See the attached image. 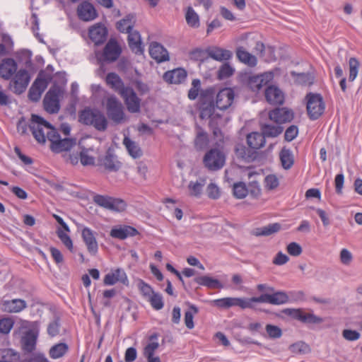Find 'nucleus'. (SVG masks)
<instances>
[{"label":"nucleus","mask_w":362,"mask_h":362,"mask_svg":"<svg viewBox=\"0 0 362 362\" xmlns=\"http://www.w3.org/2000/svg\"><path fill=\"white\" fill-rule=\"evenodd\" d=\"M290 349L293 353L296 354L305 353L307 351H308L309 347L305 343L299 341L292 344L290 346Z\"/></svg>","instance_id":"obj_62"},{"label":"nucleus","mask_w":362,"mask_h":362,"mask_svg":"<svg viewBox=\"0 0 362 362\" xmlns=\"http://www.w3.org/2000/svg\"><path fill=\"white\" fill-rule=\"evenodd\" d=\"M77 14L78 18L83 21H93L97 17V12L94 6L87 1L82 2L78 5Z\"/></svg>","instance_id":"obj_20"},{"label":"nucleus","mask_w":362,"mask_h":362,"mask_svg":"<svg viewBox=\"0 0 362 362\" xmlns=\"http://www.w3.org/2000/svg\"><path fill=\"white\" fill-rule=\"evenodd\" d=\"M123 144L127 148L129 154L134 158H140L142 156V151L137 143L132 141L128 136H124Z\"/></svg>","instance_id":"obj_32"},{"label":"nucleus","mask_w":362,"mask_h":362,"mask_svg":"<svg viewBox=\"0 0 362 362\" xmlns=\"http://www.w3.org/2000/svg\"><path fill=\"white\" fill-rule=\"evenodd\" d=\"M187 25L192 28L199 26V17L192 7H188L185 13Z\"/></svg>","instance_id":"obj_42"},{"label":"nucleus","mask_w":362,"mask_h":362,"mask_svg":"<svg viewBox=\"0 0 362 362\" xmlns=\"http://www.w3.org/2000/svg\"><path fill=\"white\" fill-rule=\"evenodd\" d=\"M138 287L142 295L146 298H148L155 293L152 288L143 280L140 279L139 281Z\"/></svg>","instance_id":"obj_56"},{"label":"nucleus","mask_w":362,"mask_h":362,"mask_svg":"<svg viewBox=\"0 0 362 362\" xmlns=\"http://www.w3.org/2000/svg\"><path fill=\"white\" fill-rule=\"evenodd\" d=\"M204 184H205L204 180H202V182L190 181L188 185V187H187L188 190H189V194L191 197H199L202 192V189H203V187H204Z\"/></svg>","instance_id":"obj_43"},{"label":"nucleus","mask_w":362,"mask_h":362,"mask_svg":"<svg viewBox=\"0 0 362 362\" xmlns=\"http://www.w3.org/2000/svg\"><path fill=\"white\" fill-rule=\"evenodd\" d=\"M119 95L124 99L127 110L130 112L136 113L140 111L141 100L131 87H127Z\"/></svg>","instance_id":"obj_14"},{"label":"nucleus","mask_w":362,"mask_h":362,"mask_svg":"<svg viewBox=\"0 0 362 362\" xmlns=\"http://www.w3.org/2000/svg\"><path fill=\"white\" fill-rule=\"evenodd\" d=\"M287 252L292 256H298L302 253L300 245L295 242L291 243L287 245Z\"/></svg>","instance_id":"obj_61"},{"label":"nucleus","mask_w":362,"mask_h":362,"mask_svg":"<svg viewBox=\"0 0 362 362\" xmlns=\"http://www.w3.org/2000/svg\"><path fill=\"white\" fill-rule=\"evenodd\" d=\"M138 233L135 228L124 225L113 227L110 232V235L113 238L124 240L128 237L135 236Z\"/></svg>","instance_id":"obj_18"},{"label":"nucleus","mask_w":362,"mask_h":362,"mask_svg":"<svg viewBox=\"0 0 362 362\" xmlns=\"http://www.w3.org/2000/svg\"><path fill=\"white\" fill-rule=\"evenodd\" d=\"M195 281L201 285L206 286L209 288H221L223 285L221 283L214 278L208 276H202L195 279Z\"/></svg>","instance_id":"obj_34"},{"label":"nucleus","mask_w":362,"mask_h":362,"mask_svg":"<svg viewBox=\"0 0 362 362\" xmlns=\"http://www.w3.org/2000/svg\"><path fill=\"white\" fill-rule=\"evenodd\" d=\"M36 340L37 336L34 332L31 331L27 332L25 336L22 338L23 349L28 352L33 351L35 347Z\"/></svg>","instance_id":"obj_35"},{"label":"nucleus","mask_w":362,"mask_h":362,"mask_svg":"<svg viewBox=\"0 0 362 362\" xmlns=\"http://www.w3.org/2000/svg\"><path fill=\"white\" fill-rule=\"evenodd\" d=\"M30 128L38 143L45 144L47 139L49 141L50 149L54 153L70 151L76 145V139H62L57 129L38 115H32Z\"/></svg>","instance_id":"obj_1"},{"label":"nucleus","mask_w":362,"mask_h":362,"mask_svg":"<svg viewBox=\"0 0 362 362\" xmlns=\"http://www.w3.org/2000/svg\"><path fill=\"white\" fill-rule=\"evenodd\" d=\"M262 134L265 137H276L283 132V128L280 126L264 124L262 127Z\"/></svg>","instance_id":"obj_41"},{"label":"nucleus","mask_w":362,"mask_h":362,"mask_svg":"<svg viewBox=\"0 0 362 362\" xmlns=\"http://www.w3.org/2000/svg\"><path fill=\"white\" fill-rule=\"evenodd\" d=\"M122 53V47L115 39H110L105 45L103 53L102 59L107 62H115Z\"/></svg>","instance_id":"obj_13"},{"label":"nucleus","mask_w":362,"mask_h":362,"mask_svg":"<svg viewBox=\"0 0 362 362\" xmlns=\"http://www.w3.org/2000/svg\"><path fill=\"white\" fill-rule=\"evenodd\" d=\"M280 160L282 167L286 169H290L294 163L293 156L289 149L284 148L279 153Z\"/></svg>","instance_id":"obj_39"},{"label":"nucleus","mask_w":362,"mask_h":362,"mask_svg":"<svg viewBox=\"0 0 362 362\" xmlns=\"http://www.w3.org/2000/svg\"><path fill=\"white\" fill-rule=\"evenodd\" d=\"M105 104L106 112L110 119L115 124H121L125 122L126 116L124 107L115 95L108 96Z\"/></svg>","instance_id":"obj_5"},{"label":"nucleus","mask_w":362,"mask_h":362,"mask_svg":"<svg viewBox=\"0 0 362 362\" xmlns=\"http://www.w3.org/2000/svg\"><path fill=\"white\" fill-rule=\"evenodd\" d=\"M264 184L268 189H274L279 186V182L275 175H269L264 179Z\"/></svg>","instance_id":"obj_58"},{"label":"nucleus","mask_w":362,"mask_h":362,"mask_svg":"<svg viewBox=\"0 0 362 362\" xmlns=\"http://www.w3.org/2000/svg\"><path fill=\"white\" fill-rule=\"evenodd\" d=\"M127 206L126 202L122 199L112 197L108 210L122 212L126 209Z\"/></svg>","instance_id":"obj_44"},{"label":"nucleus","mask_w":362,"mask_h":362,"mask_svg":"<svg viewBox=\"0 0 362 362\" xmlns=\"http://www.w3.org/2000/svg\"><path fill=\"white\" fill-rule=\"evenodd\" d=\"M81 163L83 165H94L95 158L93 156H90L87 150H83L80 153Z\"/></svg>","instance_id":"obj_59"},{"label":"nucleus","mask_w":362,"mask_h":362,"mask_svg":"<svg viewBox=\"0 0 362 362\" xmlns=\"http://www.w3.org/2000/svg\"><path fill=\"white\" fill-rule=\"evenodd\" d=\"M342 336L348 341H356L360 338V333L356 330L344 329Z\"/></svg>","instance_id":"obj_63"},{"label":"nucleus","mask_w":362,"mask_h":362,"mask_svg":"<svg viewBox=\"0 0 362 362\" xmlns=\"http://www.w3.org/2000/svg\"><path fill=\"white\" fill-rule=\"evenodd\" d=\"M27 307L26 302L20 298L10 300H4L1 303V310L6 313H17L23 310Z\"/></svg>","instance_id":"obj_21"},{"label":"nucleus","mask_w":362,"mask_h":362,"mask_svg":"<svg viewBox=\"0 0 362 362\" xmlns=\"http://www.w3.org/2000/svg\"><path fill=\"white\" fill-rule=\"evenodd\" d=\"M78 228L88 252L92 255H95L98 251L97 232L83 225L78 226Z\"/></svg>","instance_id":"obj_9"},{"label":"nucleus","mask_w":362,"mask_h":362,"mask_svg":"<svg viewBox=\"0 0 362 362\" xmlns=\"http://www.w3.org/2000/svg\"><path fill=\"white\" fill-rule=\"evenodd\" d=\"M235 54L239 62L249 67H255L257 64V58L247 52L243 46L236 48Z\"/></svg>","instance_id":"obj_22"},{"label":"nucleus","mask_w":362,"mask_h":362,"mask_svg":"<svg viewBox=\"0 0 362 362\" xmlns=\"http://www.w3.org/2000/svg\"><path fill=\"white\" fill-rule=\"evenodd\" d=\"M30 80L28 71L24 69L16 72L11 81V87L15 93L21 94L27 88Z\"/></svg>","instance_id":"obj_12"},{"label":"nucleus","mask_w":362,"mask_h":362,"mask_svg":"<svg viewBox=\"0 0 362 362\" xmlns=\"http://www.w3.org/2000/svg\"><path fill=\"white\" fill-rule=\"evenodd\" d=\"M235 72V69L228 63H225L221 66L218 71V77L220 79H224L231 76Z\"/></svg>","instance_id":"obj_49"},{"label":"nucleus","mask_w":362,"mask_h":362,"mask_svg":"<svg viewBox=\"0 0 362 362\" xmlns=\"http://www.w3.org/2000/svg\"><path fill=\"white\" fill-rule=\"evenodd\" d=\"M234 90L231 88L221 89L216 95L215 105L211 102L209 104L203 103L200 107V117L209 119L211 127L225 124L228 117L224 116V111L228 109L233 103Z\"/></svg>","instance_id":"obj_2"},{"label":"nucleus","mask_w":362,"mask_h":362,"mask_svg":"<svg viewBox=\"0 0 362 362\" xmlns=\"http://www.w3.org/2000/svg\"><path fill=\"white\" fill-rule=\"evenodd\" d=\"M269 117L276 123L282 124L291 122L293 118V112L286 108H276L269 112Z\"/></svg>","instance_id":"obj_19"},{"label":"nucleus","mask_w":362,"mask_h":362,"mask_svg":"<svg viewBox=\"0 0 362 362\" xmlns=\"http://www.w3.org/2000/svg\"><path fill=\"white\" fill-rule=\"evenodd\" d=\"M266 331L269 337L272 339L280 338L282 335V331L278 326L267 325Z\"/></svg>","instance_id":"obj_55"},{"label":"nucleus","mask_w":362,"mask_h":362,"mask_svg":"<svg viewBox=\"0 0 362 362\" xmlns=\"http://www.w3.org/2000/svg\"><path fill=\"white\" fill-rule=\"evenodd\" d=\"M14 325L11 317H4L0 320V333L8 334Z\"/></svg>","instance_id":"obj_54"},{"label":"nucleus","mask_w":362,"mask_h":362,"mask_svg":"<svg viewBox=\"0 0 362 362\" xmlns=\"http://www.w3.org/2000/svg\"><path fill=\"white\" fill-rule=\"evenodd\" d=\"M194 143L197 150L204 149L209 144L208 134L200 127H197V134Z\"/></svg>","instance_id":"obj_29"},{"label":"nucleus","mask_w":362,"mask_h":362,"mask_svg":"<svg viewBox=\"0 0 362 362\" xmlns=\"http://www.w3.org/2000/svg\"><path fill=\"white\" fill-rule=\"evenodd\" d=\"M206 192L208 197L212 199H217L221 196V190L219 187L214 183H210L208 185Z\"/></svg>","instance_id":"obj_57"},{"label":"nucleus","mask_w":362,"mask_h":362,"mask_svg":"<svg viewBox=\"0 0 362 362\" xmlns=\"http://www.w3.org/2000/svg\"><path fill=\"white\" fill-rule=\"evenodd\" d=\"M269 296L270 304L272 305L284 304L288 301V296L284 291L275 292L272 294H269Z\"/></svg>","instance_id":"obj_45"},{"label":"nucleus","mask_w":362,"mask_h":362,"mask_svg":"<svg viewBox=\"0 0 362 362\" xmlns=\"http://www.w3.org/2000/svg\"><path fill=\"white\" fill-rule=\"evenodd\" d=\"M187 77V72L184 69L178 68L167 71L163 75L164 80L169 83L178 84L183 82Z\"/></svg>","instance_id":"obj_26"},{"label":"nucleus","mask_w":362,"mask_h":362,"mask_svg":"<svg viewBox=\"0 0 362 362\" xmlns=\"http://www.w3.org/2000/svg\"><path fill=\"white\" fill-rule=\"evenodd\" d=\"M274 78L272 71H265L259 74H250L244 81L245 86L252 92L259 93L263 87L272 83Z\"/></svg>","instance_id":"obj_6"},{"label":"nucleus","mask_w":362,"mask_h":362,"mask_svg":"<svg viewBox=\"0 0 362 362\" xmlns=\"http://www.w3.org/2000/svg\"><path fill=\"white\" fill-rule=\"evenodd\" d=\"M64 93V89L56 84L53 85L46 93L43 105L49 113H56L59 110V97Z\"/></svg>","instance_id":"obj_7"},{"label":"nucleus","mask_w":362,"mask_h":362,"mask_svg":"<svg viewBox=\"0 0 362 362\" xmlns=\"http://www.w3.org/2000/svg\"><path fill=\"white\" fill-rule=\"evenodd\" d=\"M148 300L152 308L156 310H159L163 308L164 303L163 301V298L158 293H154L148 298Z\"/></svg>","instance_id":"obj_51"},{"label":"nucleus","mask_w":362,"mask_h":362,"mask_svg":"<svg viewBox=\"0 0 362 362\" xmlns=\"http://www.w3.org/2000/svg\"><path fill=\"white\" fill-rule=\"evenodd\" d=\"M201 81L199 78H194L192 81V86L188 91V98L194 100L200 95L201 92Z\"/></svg>","instance_id":"obj_46"},{"label":"nucleus","mask_w":362,"mask_h":362,"mask_svg":"<svg viewBox=\"0 0 362 362\" xmlns=\"http://www.w3.org/2000/svg\"><path fill=\"white\" fill-rule=\"evenodd\" d=\"M296 81L302 86H310L314 82V77L310 74L301 73L296 75Z\"/></svg>","instance_id":"obj_53"},{"label":"nucleus","mask_w":362,"mask_h":362,"mask_svg":"<svg viewBox=\"0 0 362 362\" xmlns=\"http://www.w3.org/2000/svg\"><path fill=\"white\" fill-rule=\"evenodd\" d=\"M198 313H199L198 308L192 304L189 305V310L185 311L184 320H185V324L188 329H192L194 328V321H193L194 315H197Z\"/></svg>","instance_id":"obj_40"},{"label":"nucleus","mask_w":362,"mask_h":362,"mask_svg":"<svg viewBox=\"0 0 362 362\" xmlns=\"http://www.w3.org/2000/svg\"><path fill=\"white\" fill-rule=\"evenodd\" d=\"M207 53L211 58L218 62L228 61L233 57L231 51L216 46L209 47Z\"/></svg>","instance_id":"obj_25"},{"label":"nucleus","mask_w":362,"mask_h":362,"mask_svg":"<svg viewBox=\"0 0 362 362\" xmlns=\"http://www.w3.org/2000/svg\"><path fill=\"white\" fill-rule=\"evenodd\" d=\"M106 83L119 94L127 86H124L122 78L118 74L114 72L108 73L105 78Z\"/></svg>","instance_id":"obj_28"},{"label":"nucleus","mask_w":362,"mask_h":362,"mask_svg":"<svg viewBox=\"0 0 362 362\" xmlns=\"http://www.w3.org/2000/svg\"><path fill=\"white\" fill-rule=\"evenodd\" d=\"M212 303L219 308L224 309H227L233 306H238L242 309H245L246 306H247V303L244 300L243 298L227 297L218 298L214 300Z\"/></svg>","instance_id":"obj_17"},{"label":"nucleus","mask_w":362,"mask_h":362,"mask_svg":"<svg viewBox=\"0 0 362 362\" xmlns=\"http://www.w3.org/2000/svg\"><path fill=\"white\" fill-rule=\"evenodd\" d=\"M151 57L158 62H165L169 59L168 52L160 43L153 42L149 47Z\"/></svg>","instance_id":"obj_23"},{"label":"nucleus","mask_w":362,"mask_h":362,"mask_svg":"<svg viewBox=\"0 0 362 362\" xmlns=\"http://www.w3.org/2000/svg\"><path fill=\"white\" fill-rule=\"evenodd\" d=\"M49 252H50L52 257L53 258V259L56 264H61L63 262L64 257H63V255L62 254L61 251L59 249H57L54 247H51L49 248Z\"/></svg>","instance_id":"obj_64"},{"label":"nucleus","mask_w":362,"mask_h":362,"mask_svg":"<svg viewBox=\"0 0 362 362\" xmlns=\"http://www.w3.org/2000/svg\"><path fill=\"white\" fill-rule=\"evenodd\" d=\"M16 71L17 64L13 59H5L0 64V76L4 79H10Z\"/></svg>","instance_id":"obj_24"},{"label":"nucleus","mask_w":362,"mask_h":362,"mask_svg":"<svg viewBox=\"0 0 362 362\" xmlns=\"http://www.w3.org/2000/svg\"><path fill=\"white\" fill-rule=\"evenodd\" d=\"M266 100L271 105H280L284 102L285 96L283 91L274 85L268 86L264 90Z\"/></svg>","instance_id":"obj_15"},{"label":"nucleus","mask_w":362,"mask_h":362,"mask_svg":"<svg viewBox=\"0 0 362 362\" xmlns=\"http://www.w3.org/2000/svg\"><path fill=\"white\" fill-rule=\"evenodd\" d=\"M134 16L129 15L117 22V28L121 33H129L134 30L132 28L134 27Z\"/></svg>","instance_id":"obj_33"},{"label":"nucleus","mask_w":362,"mask_h":362,"mask_svg":"<svg viewBox=\"0 0 362 362\" xmlns=\"http://www.w3.org/2000/svg\"><path fill=\"white\" fill-rule=\"evenodd\" d=\"M244 300L247 303V306L246 308H251L253 307V303H270L269 294H262L259 297H252L250 298H243Z\"/></svg>","instance_id":"obj_50"},{"label":"nucleus","mask_w":362,"mask_h":362,"mask_svg":"<svg viewBox=\"0 0 362 362\" xmlns=\"http://www.w3.org/2000/svg\"><path fill=\"white\" fill-rule=\"evenodd\" d=\"M88 35L95 45L103 44L107 36V28L102 23H95L89 28Z\"/></svg>","instance_id":"obj_16"},{"label":"nucleus","mask_w":362,"mask_h":362,"mask_svg":"<svg viewBox=\"0 0 362 362\" xmlns=\"http://www.w3.org/2000/svg\"><path fill=\"white\" fill-rule=\"evenodd\" d=\"M69 350V346L65 343H59L51 347L49 351V356L53 359H57L64 356Z\"/></svg>","instance_id":"obj_38"},{"label":"nucleus","mask_w":362,"mask_h":362,"mask_svg":"<svg viewBox=\"0 0 362 362\" xmlns=\"http://www.w3.org/2000/svg\"><path fill=\"white\" fill-rule=\"evenodd\" d=\"M213 132L214 136L218 139L219 143L217 144V146L206 153L203 158V163L209 170H218L223 167L226 162V155L222 150L224 140L218 128L214 127Z\"/></svg>","instance_id":"obj_3"},{"label":"nucleus","mask_w":362,"mask_h":362,"mask_svg":"<svg viewBox=\"0 0 362 362\" xmlns=\"http://www.w3.org/2000/svg\"><path fill=\"white\" fill-rule=\"evenodd\" d=\"M101 163L110 171H117L122 165V163L117 159V157L109 152L101 160Z\"/></svg>","instance_id":"obj_31"},{"label":"nucleus","mask_w":362,"mask_h":362,"mask_svg":"<svg viewBox=\"0 0 362 362\" xmlns=\"http://www.w3.org/2000/svg\"><path fill=\"white\" fill-rule=\"evenodd\" d=\"M158 334L154 333L149 337L150 342L144 349V356H154L155 351L158 349L159 344L158 342Z\"/></svg>","instance_id":"obj_36"},{"label":"nucleus","mask_w":362,"mask_h":362,"mask_svg":"<svg viewBox=\"0 0 362 362\" xmlns=\"http://www.w3.org/2000/svg\"><path fill=\"white\" fill-rule=\"evenodd\" d=\"M52 216L57 221V222L61 226L62 228H58L56 230V233L59 239L63 243V245L71 252H74V243L69 233L70 229L68 225L64 221L63 218L57 215L53 214Z\"/></svg>","instance_id":"obj_11"},{"label":"nucleus","mask_w":362,"mask_h":362,"mask_svg":"<svg viewBox=\"0 0 362 362\" xmlns=\"http://www.w3.org/2000/svg\"><path fill=\"white\" fill-rule=\"evenodd\" d=\"M298 134V129L295 125H291L286 129L284 134L285 140L287 141H293Z\"/></svg>","instance_id":"obj_60"},{"label":"nucleus","mask_w":362,"mask_h":362,"mask_svg":"<svg viewBox=\"0 0 362 362\" xmlns=\"http://www.w3.org/2000/svg\"><path fill=\"white\" fill-rule=\"evenodd\" d=\"M79 121L83 124L92 126L100 132L107 129L108 122L105 115L95 108H86L79 114Z\"/></svg>","instance_id":"obj_4"},{"label":"nucleus","mask_w":362,"mask_h":362,"mask_svg":"<svg viewBox=\"0 0 362 362\" xmlns=\"http://www.w3.org/2000/svg\"><path fill=\"white\" fill-rule=\"evenodd\" d=\"M128 44L133 52L135 54H143L144 46L141 42V35L136 30H132L128 33Z\"/></svg>","instance_id":"obj_27"},{"label":"nucleus","mask_w":362,"mask_h":362,"mask_svg":"<svg viewBox=\"0 0 362 362\" xmlns=\"http://www.w3.org/2000/svg\"><path fill=\"white\" fill-rule=\"evenodd\" d=\"M247 194V189L243 182L235 183L233 185V195L238 199H243Z\"/></svg>","instance_id":"obj_52"},{"label":"nucleus","mask_w":362,"mask_h":362,"mask_svg":"<svg viewBox=\"0 0 362 362\" xmlns=\"http://www.w3.org/2000/svg\"><path fill=\"white\" fill-rule=\"evenodd\" d=\"M111 198L110 196L97 194L93 197V201L98 206L108 209Z\"/></svg>","instance_id":"obj_48"},{"label":"nucleus","mask_w":362,"mask_h":362,"mask_svg":"<svg viewBox=\"0 0 362 362\" xmlns=\"http://www.w3.org/2000/svg\"><path fill=\"white\" fill-rule=\"evenodd\" d=\"M307 112L310 119H318L325 110L323 99L320 94L310 93L306 95Z\"/></svg>","instance_id":"obj_8"},{"label":"nucleus","mask_w":362,"mask_h":362,"mask_svg":"<svg viewBox=\"0 0 362 362\" xmlns=\"http://www.w3.org/2000/svg\"><path fill=\"white\" fill-rule=\"evenodd\" d=\"M117 284H122L126 286L129 284L127 273L122 268L112 269L103 278V284L105 286H113Z\"/></svg>","instance_id":"obj_10"},{"label":"nucleus","mask_w":362,"mask_h":362,"mask_svg":"<svg viewBox=\"0 0 362 362\" xmlns=\"http://www.w3.org/2000/svg\"><path fill=\"white\" fill-rule=\"evenodd\" d=\"M264 136L259 132H252L247 136L248 146L253 149H259L265 144Z\"/></svg>","instance_id":"obj_30"},{"label":"nucleus","mask_w":362,"mask_h":362,"mask_svg":"<svg viewBox=\"0 0 362 362\" xmlns=\"http://www.w3.org/2000/svg\"><path fill=\"white\" fill-rule=\"evenodd\" d=\"M281 228V225L278 223H271L262 228H257L255 235L257 236L270 235L279 231Z\"/></svg>","instance_id":"obj_37"},{"label":"nucleus","mask_w":362,"mask_h":362,"mask_svg":"<svg viewBox=\"0 0 362 362\" xmlns=\"http://www.w3.org/2000/svg\"><path fill=\"white\" fill-rule=\"evenodd\" d=\"M349 80L350 81H354L357 77L358 69H359V62L355 57H351L349 60Z\"/></svg>","instance_id":"obj_47"}]
</instances>
